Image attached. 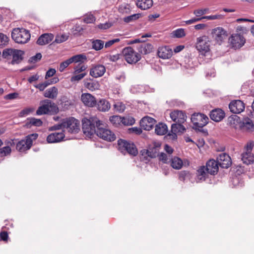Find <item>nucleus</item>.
I'll return each mask as SVG.
<instances>
[{
	"label": "nucleus",
	"mask_w": 254,
	"mask_h": 254,
	"mask_svg": "<svg viewBox=\"0 0 254 254\" xmlns=\"http://www.w3.org/2000/svg\"><path fill=\"white\" fill-rule=\"evenodd\" d=\"M173 35L177 38H182L185 36V32L184 29L179 28L173 32Z\"/></svg>",
	"instance_id": "obj_53"
},
{
	"label": "nucleus",
	"mask_w": 254,
	"mask_h": 254,
	"mask_svg": "<svg viewBox=\"0 0 254 254\" xmlns=\"http://www.w3.org/2000/svg\"><path fill=\"white\" fill-rule=\"evenodd\" d=\"M122 120V126H131L135 123L134 119L131 117H123Z\"/></svg>",
	"instance_id": "obj_42"
},
{
	"label": "nucleus",
	"mask_w": 254,
	"mask_h": 254,
	"mask_svg": "<svg viewBox=\"0 0 254 254\" xmlns=\"http://www.w3.org/2000/svg\"><path fill=\"white\" fill-rule=\"evenodd\" d=\"M8 40L9 39L7 36L2 33H0V48H2L7 45Z\"/></svg>",
	"instance_id": "obj_50"
},
{
	"label": "nucleus",
	"mask_w": 254,
	"mask_h": 254,
	"mask_svg": "<svg viewBox=\"0 0 254 254\" xmlns=\"http://www.w3.org/2000/svg\"><path fill=\"white\" fill-rule=\"evenodd\" d=\"M171 119L177 123H184L187 120V116L185 113L182 111L176 110L171 112L170 114Z\"/></svg>",
	"instance_id": "obj_16"
},
{
	"label": "nucleus",
	"mask_w": 254,
	"mask_h": 254,
	"mask_svg": "<svg viewBox=\"0 0 254 254\" xmlns=\"http://www.w3.org/2000/svg\"><path fill=\"white\" fill-rule=\"evenodd\" d=\"M211 33L213 38L219 45L223 42L227 36L226 31L220 27L213 29Z\"/></svg>",
	"instance_id": "obj_12"
},
{
	"label": "nucleus",
	"mask_w": 254,
	"mask_h": 254,
	"mask_svg": "<svg viewBox=\"0 0 254 254\" xmlns=\"http://www.w3.org/2000/svg\"><path fill=\"white\" fill-rule=\"evenodd\" d=\"M208 11L209 8H208L197 9L194 10L193 13L196 17H201V16L207 13Z\"/></svg>",
	"instance_id": "obj_48"
},
{
	"label": "nucleus",
	"mask_w": 254,
	"mask_h": 254,
	"mask_svg": "<svg viewBox=\"0 0 254 254\" xmlns=\"http://www.w3.org/2000/svg\"><path fill=\"white\" fill-rule=\"evenodd\" d=\"M209 115L212 120L218 122L224 118L225 113L220 109H216L212 110Z\"/></svg>",
	"instance_id": "obj_26"
},
{
	"label": "nucleus",
	"mask_w": 254,
	"mask_h": 254,
	"mask_svg": "<svg viewBox=\"0 0 254 254\" xmlns=\"http://www.w3.org/2000/svg\"><path fill=\"white\" fill-rule=\"evenodd\" d=\"M242 127L240 129L244 131H252L254 129V125L252 121L248 119H246L242 122Z\"/></svg>",
	"instance_id": "obj_34"
},
{
	"label": "nucleus",
	"mask_w": 254,
	"mask_h": 254,
	"mask_svg": "<svg viewBox=\"0 0 254 254\" xmlns=\"http://www.w3.org/2000/svg\"><path fill=\"white\" fill-rule=\"evenodd\" d=\"M242 160L246 165L253 163L254 161V155L252 152H245L241 155Z\"/></svg>",
	"instance_id": "obj_31"
},
{
	"label": "nucleus",
	"mask_w": 254,
	"mask_h": 254,
	"mask_svg": "<svg viewBox=\"0 0 254 254\" xmlns=\"http://www.w3.org/2000/svg\"><path fill=\"white\" fill-rule=\"evenodd\" d=\"M59 112V108L55 103L51 100L46 99L42 102V105L38 108L36 111V115H55Z\"/></svg>",
	"instance_id": "obj_2"
},
{
	"label": "nucleus",
	"mask_w": 254,
	"mask_h": 254,
	"mask_svg": "<svg viewBox=\"0 0 254 254\" xmlns=\"http://www.w3.org/2000/svg\"><path fill=\"white\" fill-rule=\"evenodd\" d=\"M155 123L156 121L154 119L146 116L143 117L140 120V126L142 129L146 130H150L153 128Z\"/></svg>",
	"instance_id": "obj_18"
},
{
	"label": "nucleus",
	"mask_w": 254,
	"mask_h": 254,
	"mask_svg": "<svg viewBox=\"0 0 254 254\" xmlns=\"http://www.w3.org/2000/svg\"><path fill=\"white\" fill-rule=\"evenodd\" d=\"M56 70L54 68H50L46 72L45 78L48 79L53 76L56 73Z\"/></svg>",
	"instance_id": "obj_63"
},
{
	"label": "nucleus",
	"mask_w": 254,
	"mask_h": 254,
	"mask_svg": "<svg viewBox=\"0 0 254 254\" xmlns=\"http://www.w3.org/2000/svg\"><path fill=\"white\" fill-rule=\"evenodd\" d=\"M122 53L126 61L128 64H135L141 59L140 54L135 52L131 47L125 48Z\"/></svg>",
	"instance_id": "obj_8"
},
{
	"label": "nucleus",
	"mask_w": 254,
	"mask_h": 254,
	"mask_svg": "<svg viewBox=\"0 0 254 254\" xmlns=\"http://www.w3.org/2000/svg\"><path fill=\"white\" fill-rule=\"evenodd\" d=\"M64 136V134L63 131L60 132H54L51 133L47 136V141L50 143L58 142L63 140Z\"/></svg>",
	"instance_id": "obj_24"
},
{
	"label": "nucleus",
	"mask_w": 254,
	"mask_h": 254,
	"mask_svg": "<svg viewBox=\"0 0 254 254\" xmlns=\"http://www.w3.org/2000/svg\"><path fill=\"white\" fill-rule=\"evenodd\" d=\"M205 168L208 173L214 175L218 172V164L217 161L213 159L209 160L206 163Z\"/></svg>",
	"instance_id": "obj_23"
},
{
	"label": "nucleus",
	"mask_w": 254,
	"mask_h": 254,
	"mask_svg": "<svg viewBox=\"0 0 254 254\" xmlns=\"http://www.w3.org/2000/svg\"><path fill=\"white\" fill-rule=\"evenodd\" d=\"M86 59V56L82 54L77 55L69 58V60H70L71 63L82 62L84 60H85Z\"/></svg>",
	"instance_id": "obj_43"
},
{
	"label": "nucleus",
	"mask_w": 254,
	"mask_h": 254,
	"mask_svg": "<svg viewBox=\"0 0 254 254\" xmlns=\"http://www.w3.org/2000/svg\"><path fill=\"white\" fill-rule=\"evenodd\" d=\"M155 133L159 135H162L167 133L168 127L166 124L163 123H159L156 125L155 128Z\"/></svg>",
	"instance_id": "obj_33"
},
{
	"label": "nucleus",
	"mask_w": 254,
	"mask_h": 254,
	"mask_svg": "<svg viewBox=\"0 0 254 254\" xmlns=\"http://www.w3.org/2000/svg\"><path fill=\"white\" fill-rule=\"evenodd\" d=\"M11 37L16 43L23 44L30 40L31 35L29 31L24 28H14L11 33Z\"/></svg>",
	"instance_id": "obj_3"
},
{
	"label": "nucleus",
	"mask_w": 254,
	"mask_h": 254,
	"mask_svg": "<svg viewBox=\"0 0 254 254\" xmlns=\"http://www.w3.org/2000/svg\"><path fill=\"white\" fill-rule=\"evenodd\" d=\"M217 162L219 166L223 168H228L231 165L230 157L225 153L219 154L217 158Z\"/></svg>",
	"instance_id": "obj_17"
},
{
	"label": "nucleus",
	"mask_w": 254,
	"mask_h": 254,
	"mask_svg": "<svg viewBox=\"0 0 254 254\" xmlns=\"http://www.w3.org/2000/svg\"><path fill=\"white\" fill-rule=\"evenodd\" d=\"M153 46L149 43H142L138 48V52L142 54L146 55L152 51Z\"/></svg>",
	"instance_id": "obj_32"
},
{
	"label": "nucleus",
	"mask_w": 254,
	"mask_h": 254,
	"mask_svg": "<svg viewBox=\"0 0 254 254\" xmlns=\"http://www.w3.org/2000/svg\"><path fill=\"white\" fill-rule=\"evenodd\" d=\"M161 147V143L159 142H154L152 145H150L148 148L150 158H154L158 157Z\"/></svg>",
	"instance_id": "obj_25"
},
{
	"label": "nucleus",
	"mask_w": 254,
	"mask_h": 254,
	"mask_svg": "<svg viewBox=\"0 0 254 254\" xmlns=\"http://www.w3.org/2000/svg\"><path fill=\"white\" fill-rule=\"evenodd\" d=\"M209 119L204 114L201 113H194L191 118V121L193 123V128L199 129L206 126L208 123Z\"/></svg>",
	"instance_id": "obj_9"
},
{
	"label": "nucleus",
	"mask_w": 254,
	"mask_h": 254,
	"mask_svg": "<svg viewBox=\"0 0 254 254\" xmlns=\"http://www.w3.org/2000/svg\"><path fill=\"white\" fill-rule=\"evenodd\" d=\"M141 16V14L136 13L125 17L124 18V21L126 23H129L138 19Z\"/></svg>",
	"instance_id": "obj_47"
},
{
	"label": "nucleus",
	"mask_w": 254,
	"mask_h": 254,
	"mask_svg": "<svg viewBox=\"0 0 254 254\" xmlns=\"http://www.w3.org/2000/svg\"><path fill=\"white\" fill-rule=\"evenodd\" d=\"M223 18V16L221 14H216L209 16H202L201 18L206 19L209 20H212L215 19H221Z\"/></svg>",
	"instance_id": "obj_54"
},
{
	"label": "nucleus",
	"mask_w": 254,
	"mask_h": 254,
	"mask_svg": "<svg viewBox=\"0 0 254 254\" xmlns=\"http://www.w3.org/2000/svg\"><path fill=\"white\" fill-rule=\"evenodd\" d=\"M105 72L106 67L104 65L96 64L90 69V75L94 78H98L102 76Z\"/></svg>",
	"instance_id": "obj_19"
},
{
	"label": "nucleus",
	"mask_w": 254,
	"mask_h": 254,
	"mask_svg": "<svg viewBox=\"0 0 254 254\" xmlns=\"http://www.w3.org/2000/svg\"><path fill=\"white\" fill-rule=\"evenodd\" d=\"M110 121L115 127L122 126V117L120 116H113L110 118Z\"/></svg>",
	"instance_id": "obj_38"
},
{
	"label": "nucleus",
	"mask_w": 254,
	"mask_h": 254,
	"mask_svg": "<svg viewBox=\"0 0 254 254\" xmlns=\"http://www.w3.org/2000/svg\"><path fill=\"white\" fill-rule=\"evenodd\" d=\"M254 146V142H248L245 147V152H251L252 149Z\"/></svg>",
	"instance_id": "obj_64"
},
{
	"label": "nucleus",
	"mask_w": 254,
	"mask_h": 254,
	"mask_svg": "<svg viewBox=\"0 0 254 254\" xmlns=\"http://www.w3.org/2000/svg\"><path fill=\"white\" fill-rule=\"evenodd\" d=\"M96 105L98 110L101 112L108 111L111 108L109 102L104 99L100 100L97 102Z\"/></svg>",
	"instance_id": "obj_28"
},
{
	"label": "nucleus",
	"mask_w": 254,
	"mask_h": 254,
	"mask_svg": "<svg viewBox=\"0 0 254 254\" xmlns=\"http://www.w3.org/2000/svg\"><path fill=\"white\" fill-rule=\"evenodd\" d=\"M208 174L205 166L200 167L197 171V179L199 181H204Z\"/></svg>",
	"instance_id": "obj_36"
},
{
	"label": "nucleus",
	"mask_w": 254,
	"mask_h": 254,
	"mask_svg": "<svg viewBox=\"0 0 254 254\" xmlns=\"http://www.w3.org/2000/svg\"><path fill=\"white\" fill-rule=\"evenodd\" d=\"M229 40L232 47L236 49L240 48L245 43L244 37L238 34H232Z\"/></svg>",
	"instance_id": "obj_14"
},
{
	"label": "nucleus",
	"mask_w": 254,
	"mask_h": 254,
	"mask_svg": "<svg viewBox=\"0 0 254 254\" xmlns=\"http://www.w3.org/2000/svg\"><path fill=\"white\" fill-rule=\"evenodd\" d=\"M191 178V174L187 171H182L179 173V179L180 181L185 182L186 180H190Z\"/></svg>",
	"instance_id": "obj_40"
},
{
	"label": "nucleus",
	"mask_w": 254,
	"mask_h": 254,
	"mask_svg": "<svg viewBox=\"0 0 254 254\" xmlns=\"http://www.w3.org/2000/svg\"><path fill=\"white\" fill-rule=\"evenodd\" d=\"M229 108L231 112L234 114H239L244 110L245 106L242 101L236 100L232 101L230 103Z\"/></svg>",
	"instance_id": "obj_15"
},
{
	"label": "nucleus",
	"mask_w": 254,
	"mask_h": 254,
	"mask_svg": "<svg viewBox=\"0 0 254 254\" xmlns=\"http://www.w3.org/2000/svg\"><path fill=\"white\" fill-rule=\"evenodd\" d=\"M24 51L20 50L6 49L3 51L2 57L4 59H9L12 57L11 64H19L23 59Z\"/></svg>",
	"instance_id": "obj_4"
},
{
	"label": "nucleus",
	"mask_w": 254,
	"mask_h": 254,
	"mask_svg": "<svg viewBox=\"0 0 254 254\" xmlns=\"http://www.w3.org/2000/svg\"><path fill=\"white\" fill-rule=\"evenodd\" d=\"M242 122L241 118L237 115H232L228 119V124L235 129H240Z\"/></svg>",
	"instance_id": "obj_21"
},
{
	"label": "nucleus",
	"mask_w": 254,
	"mask_h": 254,
	"mask_svg": "<svg viewBox=\"0 0 254 254\" xmlns=\"http://www.w3.org/2000/svg\"><path fill=\"white\" fill-rule=\"evenodd\" d=\"M120 39L119 38H116L114 39L111 40H109L106 42L105 44V47L106 48H108L112 46L113 45H114L116 43H118L120 42Z\"/></svg>",
	"instance_id": "obj_60"
},
{
	"label": "nucleus",
	"mask_w": 254,
	"mask_h": 254,
	"mask_svg": "<svg viewBox=\"0 0 254 254\" xmlns=\"http://www.w3.org/2000/svg\"><path fill=\"white\" fill-rule=\"evenodd\" d=\"M28 121L26 126L28 127H31V126L40 127L43 124L42 121L40 119L35 118L28 119Z\"/></svg>",
	"instance_id": "obj_37"
},
{
	"label": "nucleus",
	"mask_w": 254,
	"mask_h": 254,
	"mask_svg": "<svg viewBox=\"0 0 254 254\" xmlns=\"http://www.w3.org/2000/svg\"><path fill=\"white\" fill-rule=\"evenodd\" d=\"M92 48L96 51H98L103 48L104 43L100 40H94L92 42Z\"/></svg>",
	"instance_id": "obj_45"
},
{
	"label": "nucleus",
	"mask_w": 254,
	"mask_h": 254,
	"mask_svg": "<svg viewBox=\"0 0 254 254\" xmlns=\"http://www.w3.org/2000/svg\"><path fill=\"white\" fill-rule=\"evenodd\" d=\"M129 133H134L136 134H140L142 133L141 128L138 127H133L128 129Z\"/></svg>",
	"instance_id": "obj_61"
},
{
	"label": "nucleus",
	"mask_w": 254,
	"mask_h": 254,
	"mask_svg": "<svg viewBox=\"0 0 254 254\" xmlns=\"http://www.w3.org/2000/svg\"><path fill=\"white\" fill-rule=\"evenodd\" d=\"M63 128H66L70 133H76L79 130L80 122L73 117L66 118L63 120Z\"/></svg>",
	"instance_id": "obj_10"
},
{
	"label": "nucleus",
	"mask_w": 254,
	"mask_h": 254,
	"mask_svg": "<svg viewBox=\"0 0 254 254\" xmlns=\"http://www.w3.org/2000/svg\"><path fill=\"white\" fill-rule=\"evenodd\" d=\"M86 68V67L81 64H79L77 66L74 67V74L79 73L83 71H84Z\"/></svg>",
	"instance_id": "obj_57"
},
{
	"label": "nucleus",
	"mask_w": 254,
	"mask_h": 254,
	"mask_svg": "<svg viewBox=\"0 0 254 254\" xmlns=\"http://www.w3.org/2000/svg\"><path fill=\"white\" fill-rule=\"evenodd\" d=\"M70 64L71 63L69 59L61 63L59 67L60 71L63 72Z\"/></svg>",
	"instance_id": "obj_55"
},
{
	"label": "nucleus",
	"mask_w": 254,
	"mask_h": 254,
	"mask_svg": "<svg viewBox=\"0 0 254 254\" xmlns=\"http://www.w3.org/2000/svg\"><path fill=\"white\" fill-rule=\"evenodd\" d=\"M115 78L119 82H124L126 79L125 73L123 72H120L116 75Z\"/></svg>",
	"instance_id": "obj_62"
},
{
	"label": "nucleus",
	"mask_w": 254,
	"mask_h": 254,
	"mask_svg": "<svg viewBox=\"0 0 254 254\" xmlns=\"http://www.w3.org/2000/svg\"><path fill=\"white\" fill-rule=\"evenodd\" d=\"M150 154L147 149H143L140 151V159L143 161L148 162L150 160Z\"/></svg>",
	"instance_id": "obj_46"
},
{
	"label": "nucleus",
	"mask_w": 254,
	"mask_h": 254,
	"mask_svg": "<svg viewBox=\"0 0 254 254\" xmlns=\"http://www.w3.org/2000/svg\"><path fill=\"white\" fill-rule=\"evenodd\" d=\"M114 108L120 112H123L125 109V106L124 104L121 103H117L114 105Z\"/></svg>",
	"instance_id": "obj_59"
},
{
	"label": "nucleus",
	"mask_w": 254,
	"mask_h": 254,
	"mask_svg": "<svg viewBox=\"0 0 254 254\" xmlns=\"http://www.w3.org/2000/svg\"><path fill=\"white\" fill-rule=\"evenodd\" d=\"M104 125L101 122L99 127L97 128L96 134L100 138L107 141H113L116 139V135L110 130L104 128Z\"/></svg>",
	"instance_id": "obj_11"
},
{
	"label": "nucleus",
	"mask_w": 254,
	"mask_h": 254,
	"mask_svg": "<svg viewBox=\"0 0 254 254\" xmlns=\"http://www.w3.org/2000/svg\"><path fill=\"white\" fill-rule=\"evenodd\" d=\"M158 159L164 163H168L172 158V155L164 152H161L158 155Z\"/></svg>",
	"instance_id": "obj_39"
},
{
	"label": "nucleus",
	"mask_w": 254,
	"mask_h": 254,
	"mask_svg": "<svg viewBox=\"0 0 254 254\" xmlns=\"http://www.w3.org/2000/svg\"><path fill=\"white\" fill-rule=\"evenodd\" d=\"M38 136L37 133H33L27 135L25 139H22L16 143V149L20 152L29 149L32 145L33 141L36 140Z\"/></svg>",
	"instance_id": "obj_6"
},
{
	"label": "nucleus",
	"mask_w": 254,
	"mask_h": 254,
	"mask_svg": "<svg viewBox=\"0 0 254 254\" xmlns=\"http://www.w3.org/2000/svg\"><path fill=\"white\" fill-rule=\"evenodd\" d=\"M119 150L122 153L127 152L129 155L135 156L138 153L137 149L133 143L128 142L125 140L119 139L118 141Z\"/></svg>",
	"instance_id": "obj_7"
},
{
	"label": "nucleus",
	"mask_w": 254,
	"mask_h": 254,
	"mask_svg": "<svg viewBox=\"0 0 254 254\" xmlns=\"http://www.w3.org/2000/svg\"><path fill=\"white\" fill-rule=\"evenodd\" d=\"M54 39V35L52 34H44L39 37L37 41V44L44 45L49 44Z\"/></svg>",
	"instance_id": "obj_27"
},
{
	"label": "nucleus",
	"mask_w": 254,
	"mask_h": 254,
	"mask_svg": "<svg viewBox=\"0 0 254 254\" xmlns=\"http://www.w3.org/2000/svg\"><path fill=\"white\" fill-rule=\"evenodd\" d=\"M157 54L160 58L163 59H168L172 57L173 52L169 47L164 46L158 48Z\"/></svg>",
	"instance_id": "obj_22"
},
{
	"label": "nucleus",
	"mask_w": 254,
	"mask_h": 254,
	"mask_svg": "<svg viewBox=\"0 0 254 254\" xmlns=\"http://www.w3.org/2000/svg\"><path fill=\"white\" fill-rule=\"evenodd\" d=\"M95 18L93 15L88 14L84 18V21L86 23H92L95 21Z\"/></svg>",
	"instance_id": "obj_58"
},
{
	"label": "nucleus",
	"mask_w": 254,
	"mask_h": 254,
	"mask_svg": "<svg viewBox=\"0 0 254 254\" xmlns=\"http://www.w3.org/2000/svg\"><path fill=\"white\" fill-rule=\"evenodd\" d=\"M136 6L142 10L149 9L153 5L152 0H137Z\"/></svg>",
	"instance_id": "obj_29"
},
{
	"label": "nucleus",
	"mask_w": 254,
	"mask_h": 254,
	"mask_svg": "<svg viewBox=\"0 0 254 254\" xmlns=\"http://www.w3.org/2000/svg\"><path fill=\"white\" fill-rule=\"evenodd\" d=\"M211 40L205 35L199 37L196 39L195 47L202 55H205L210 51Z\"/></svg>",
	"instance_id": "obj_5"
},
{
	"label": "nucleus",
	"mask_w": 254,
	"mask_h": 254,
	"mask_svg": "<svg viewBox=\"0 0 254 254\" xmlns=\"http://www.w3.org/2000/svg\"><path fill=\"white\" fill-rule=\"evenodd\" d=\"M171 161V165L174 169L179 170L182 167L183 163L180 158L175 157L172 158Z\"/></svg>",
	"instance_id": "obj_35"
},
{
	"label": "nucleus",
	"mask_w": 254,
	"mask_h": 254,
	"mask_svg": "<svg viewBox=\"0 0 254 254\" xmlns=\"http://www.w3.org/2000/svg\"><path fill=\"white\" fill-rule=\"evenodd\" d=\"M81 100L85 105L90 107L95 106L97 103L95 98L89 93L82 94Z\"/></svg>",
	"instance_id": "obj_20"
},
{
	"label": "nucleus",
	"mask_w": 254,
	"mask_h": 254,
	"mask_svg": "<svg viewBox=\"0 0 254 254\" xmlns=\"http://www.w3.org/2000/svg\"><path fill=\"white\" fill-rule=\"evenodd\" d=\"M86 74L87 73L86 72H82L79 74L74 75L71 77V81H78L82 79Z\"/></svg>",
	"instance_id": "obj_56"
},
{
	"label": "nucleus",
	"mask_w": 254,
	"mask_h": 254,
	"mask_svg": "<svg viewBox=\"0 0 254 254\" xmlns=\"http://www.w3.org/2000/svg\"><path fill=\"white\" fill-rule=\"evenodd\" d=\"M186 130L185 127L181 123L173 124L171 126V130L168 133L167 136L172 140L177 138V133H183Z\"/></svg>",
	"instance_id": "obj_13"
},
{
	"label": "nucleus",
	"mask_w": 254,
	"mask_h": 254,
	"mask_svg": "<svg viewBox=\"0 0 254 254\" xmlns=\"http://www.w3.org/2000/svg\"><path fill=\"white\" fill-rule=\"evenodd\" d=\"M34 111V108H26L20 111L19 113V116L21 117H25Z\"/></svg>",
	"instance_id": "obj_52"
},
{
	"label": "nucleus",
	"mask_w": 254,
	"mask_h": 254,
	"mask_svg": "<svg viewBox=\"0 0 254 254\" xmlns=\"http://www.w3.org/2000/svg\"><path fill=\"white\" fill-rule=\"evenodd\" d=\"M58 94V88L55 86H53L47 89L44 93V96L46 98L55 99L57 97Z\"/></svg>",
	"instance_id": "obj_30"
},
{
	"label": "nucleus",
	"mask_w": 254,
	"mask_h": 254,
	"mask_svg": "<svg viewBox=\"0 0 254 254\" xmlns=\"http://www.w3.org/2000/svg\"><path fill=\"white\" fill-rule=\"evenodd\" d=\"M61 105L64 109L66 110L68 109L69 106L72 105V102L66 96H64L61 97Z\"/></svg>",
	"instance_id": "obj_41"
},
{
	"label": "nucleus",
	"mask_w": 254,
	"mask_h": 254,
	"mask_svg": "<svg viewBox=\"0 0 254 254\" xmlns=\"http://www.w3.org/2000/svg\"><path fill=\"white\" fill-rule=\"evenodd\" d=\"M69 37L68 34H63L56 36L55 42L57 43H61L66 41Z\"/></svg>",
	"instance_id": "obj_49"
},
{
	"label": "nucleus",
	"mask_w": 254,
	"mask_h": 254,
	"mask_svg": "<svg viewBox=\"0 0 254 254\" xmlns=\"http://www.w3.org/2000/svg\"><path fill=\"white\" fill-rule=\"evenodd\" d=\"M82 130L84 134L91 137L94 133L96 134L97 128L101 122L97 117H92L89 119L84 118L82 121Z\"/></svg>",
	"instance_id": "obj_1"
},
{
	"label": "nucleus",
	"mask_w": 254,
	"mask_h": 254,
	"mask_svg": "<svg viewBox=\"0 0 254 254\" xmlns=\"http://www.w3.org/2000/svg\"><path fill=\"white\" fill-rule=\"evenodd\" d=\"M11 152V149L9 146H6L0 149V154L1 156H6L10 155Z\"/></svg>",
	"instance_id": "obj_51"
},
{
	"label": "nucleus",
	"mask_w": 254,
	"mask_h": 254,
	"mask_svg": "<svg viewBox=\"0 0 254 254\" xmlns=\"http://www.w3.org/2000/svg\"><path fill=\"white\" fill-rule=\"evenodd\" d=\"M83 28L78 24L74 25L71 29L72 34L76 36H78L81 35Z\"/></svg>",
	"instance_id": "obj_44"
}]
</instances>
